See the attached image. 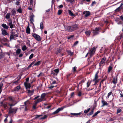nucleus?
Segmentation results:
<instances>
[{
	"label": "nucleus",
	"mask_w": 123,
	"mask_h": 123,
	"mask_svg": "<svg viewBox=\"0 0 123 123\" xmlns=\"http://www.w3.org/2000/svg\"><path fill=\"white\" fill-rule=\"evenodd\" d=\"M100 28H96L93 31V33L94 35H96L98 34Z\"/></svg>",
	"instance_id": "obj_4"
},
{
	"label": "nucleus",
	"mask_w": 123,
	"mask_h": 123,
	"mask_svg": "<svg viewBox=\"0 0 123 123\" xmlns=\"http://www.w3.org/2000/svg\"><path fill=\"white\" fill-rule=\"evenodd\" d=\"M16 104V103L14 104H9V105L10 106V108H12V106L14 105H15V104Z\"/></svg>",
	"instance_id": "obj_50"
},
{
	"label": "nucleus",
	"mask_w": 123,
	"mask_h": 123,
	"mask_svg": "<svg viewBox=\"0 0 123 123\" xmlns=\"http://www.w3.org/2000/svg\"><path fill=\"white\" fill-rule=\"evenodd\" d=\"M14 36H15L16 37H18V35L17 34H15V35H14L11 34L10 38V40H11L12 39H13Z\"/></svg>",
	"instance_id": "obj_12"
},
{
	"label": "nucleus",
	"mask_w": 123,
	"mask_h": 123,
	"mask_svg": "<svg viewBox=\"0 0 123 123\" xmlns=\"http://www.w3.org/2000/svg\"><path fill=\"white\" fill-rule=\"evenodd\" d=\"M28 93L30 94L31 95H32L34 91H30V90H28Z\"/></svg>",
	"instance_id": "obj_38"
},
{
	"label": "nucleus",
	"mask_w": 123,
	"mask_h": 123,
	"mask_svg": "<svg viewBox=\"0 0 123 123\" xmlns=\"http://www.w3.org/2000/svg\"><path fill=\"white\" fill-rule=\"evenodd\" d=\"M21 50L20 49H18L16 51V54H19L21 52Z\"/></svg>",
	"instance_id": "obj_29"
},
{
	"label": "nucleus",
	"mask_w": 123,
	"mask_h": 123,
	"mask_svg": "<svg viewBox=\"0 0 123 123\" xmlns=\"http://www.w3.org/2000/svg\"><path fill=\"white\" fill-rule=\"evenodd\" d=\"M78 95L79 96H80L81 95V92H79L78 94Z\"/></svg>",
	"instance_id": "obj_61"
},
{
	"label": "nucleus",
	"mask_w": 123,
	"mask_h": 123,
	"mask_svg": "<svg viewBox=\"0 0 123 123\" xmlns=\"http://www.w3.org/2000/svg\"><path fill=\"white\" fill-rule=\"evenodd\" d=\"M116 118H111L110 119V121H113Z\"/></svg>",
	"instance_id": "obj_56"
},
{
	"label": "nucleus",
	"mask_w": 123,
	"mask_h": 123,
	"mask_svg": "<svg viewBox=\"0 0 123 123\" xmlns=\"http://www.w3.org/2000/svg\"><path fill=\"white\" fill-rule=\"evenodd\" d=\"M90 33L91 32L89 31H86L85 32V33L86 36H89L90 35Z\"/></svg>",
	"instance_id": "obj_25"
},
{
	"label": "nucleus",
	"mask_w": 123,
	"mask_h": 123,
	"mask_svg": "<svg viewBox=\"0 0 123 123\" xmlns=\"http://www.w3.org/2000/svg\"><path fill=\"white\" fill-rule=\"evenodd\" d=\"M41 62L40 61H38L37 62L35 63L34 64V66H38L39 65L40 63Z\"/></svg>",
	"instance_id": "obj_34"
},
{
	"label": "nucleus",
	"mask_w": 123,
	"mask_h": 123,
	"mask_svg": "<svg viewBox=\"0 0 123 123\" xmlns=\"http://www.w3.org/2000/svg\"><path fill=\"white\" fill-rule=\"evenodd\" d=\"M43 100V99L41 98H40L37 99L36 101L38 103L41 102Z\"/></svg>",
	"instance_id": "obj_36"
},
{
	"label": "nucleus",
	"mask_w": 123,
	"mask_h": 123,
	"mask_svg": "<svg viewBox=\"0 0 123 123\" xmlns=\"http://www.w3.org/2000/svg\"><path fill=\"white\" fill-rule=\"evenodd\" d=\"M74 35H72L68 37V39H70L74 37Z\"/></svg>",
	"instance_id": "obj_40"
},
{
	"label": "nucleus",
	"mask_w": 123,
	"mask_h": 123,
	"mask_svg": "<svg viewBox=\"0 0 123 123\" xmlns=\"http://www.w3.org/2000/svg\"><path fill=\"white\" fill-rule=\"evenodd\" d=\"M78 42H79L78 41H76L74 43V44L73 45H74V46L76 45L78 43Z\"/></svg>",
	"instance_id": "obj_51"
},
{
	"label": "nucleus",
	"mask_w": 123,
	"mask_h": 123,
	"mask_svg": "<svg viewBox=\"0 0 123 123\" xmlns=\"http://www.w3.org/2000/svg\"><path fill=\"white\" fill-rule=\"evenodd\" d=\"M11 13L12 15H15L16 13V12L14 9H12L11 11Z\"/></svg>",
	"instance_id": "obj_21"
},
{
	"label": "nucleus",
	"mask_w": 123,
	"mask_h": 123,
	"mask_svg": "<svg viewBox=\"0 0 123 123\" xmlns=\"http://www.w3.org/2000/svg\"><path fill=\"white\" fill-rule=\"evenodd\" d=\"M98 77V73H97L95 74V77L93 80L94 82H95V83H97L98 82V80H97V79Z\"/></svg>",
	"instance_id": "obj_6"
},
{
	"label": "nucleus",
	"mask_w": 123,
	"mask_h": 123,
	"mask_svg": "<svg viewBox=\"0 0 123 123\" xmlns=\"http://www.w3.org/2000/svg\"><path fill=\"white\" fill-rule=\"evenodd\" d=\"M78 25H75L71 26L72 29L73 30V31L76 30L78 28Z\"/></svg>",
	"instance_id": "obj_8"
},
{
	"label": "nucleus",
	"mask_w": 123,
	"mask_h": 123,
	"mask_svg": "<svg viewBox=\"0 0 123 123\" xmlns=\"http://www.w3.org/2000/svg\"><path fill=\"white\" fill-rule=\"evenodd\" d=\"M33 55H34L33 54H31L30 56V57H29V59H31L33 57Z\"/></svg>",
	"instance_id": "obj_45"
},
{
	"label": "nucleus",
	"mask_w": 123,
	"mask_h": 123,
	"mask_svg": "<svg viewBox=\"0 0 123 123\" xmlns=\"http://www.w3.org/2000/svg\"><path fill=\"white\" fill-rule=\"evenodd\" d=\"M26 44L27 45L30 47V42L29 40H27L26 42Z\"/></svg>",
	"instance_id": "obj_33"
},
{
	"label": "nucleus",
	"mask_w": 123,
	"mask_h": 123,
	"mask_svg": "<svg viewBox=\"0 0 123 123\" xmlns=\"http://www.w3.org/2000/svg\"><path fill=\"white\" fill-rule=\"evenodd\" d=\"M18 109L17 108H10L9 109V113H15Z\"/></svg>",
	"instance_id": "obj_3"
},
{
	"label": "nucleus",
	"mask_w": 123,
	"mask_h": 123,
	"mask_svg": "<svg viewBox=\"0 0 123 123\" xmlns=\"http://www.w3.org/2000/svg\"><path fill=\"white\" fill-rule=\"evenodd\" d=\"M62 10H58V14L59 15H60L62 12Z\"/></svg>",
	"instance_id": "obj_39"
},
{
	"label": "nucleus",
	"mask_w": 123,
	"mask_h": 123,
	"mask_svg": "<svg viewBox=\"0 0 123 123\" xmlns=\"http://www.w3.org/2000/svg\"><path fill=\"white\" fill-rule=\"evenodd\" d=\"M95 51V47L91 49L89 51V53L90 56H92L94 53Z\"/></svg>",
	"instance_id": "obj_2"
},
{
	"label": "nucleus",
	"mask_w": 123,
	"mask_h": 123,
	"mask_svg": "<svg viewBox=\"0 0 123 123\" xmlns=\"http://www.w3.org/2000/svg\"><path fill=\"white\" fill-rule=\"evenodd\" d=\"M22 50L23 51H24L27 49L26 46L25 45H24L22 47Z\"/></svg>",
	"instance_id": "obj_31"
},
{
	"label": "nucleus",
	"mask_w": 123,
	"mask_h": 123,
	"mask_svg": "<svg viewBox=\"0 0 123 123\" xmlns=\"http://www.w3.org/2000/svg\"><path fill=\"white\" fill-rule=\"evenodd\" d=\"M54 87V86H49L48 87V88H49V89H51L52 88H53V87Z\"/></svg>",
	"instance_id": "obj_52"
},
{
	"label": "nucleus",
	"mask_w": 123,
	"mask_h": 123,
	"mask_svg": "<svg viewBox=\"0 0 123 123\" xmlns=\"http://www.w3.org/2000/svg\"><path fill=\"white\" fill-rule=\"evenodd\" d=\"M43 74L42 73H40L39 74L37 75V77H39L40 76H42L43 75Z\"/></svg>",
	"instance_id": "obj_47"
},
{
	"label": "nucleus",
	"mask_w": 123,
	"mask_h": 123,
	"mask_svg": "<svg viewBox=\"0 0 123 123\" xmlns=\"http://www.w3.org/2000/svg\"><path fill=\"white\" fill-rule=\"evenodd\" d=\"M119 17L120 18L121 20L123 21V16L122 15L120 16Z\"/></svg>",
	"instance_id": "obj_57"
},
{
	"label": "nucleus",
	"mask_w": 123,
	"mask_h": 123,
	"mask_svg": "<svg viewBox=\"0 0 123 123\" xmlns=\"http://www.w3.org/2000/svg\"><path fill=\"white\" fill-rule=\"evenodd\" d=\"M68 13L69 15H70L73 16H74L75 15L73 13V12H71V11L70 10H69L68 11Z\"/></svg>",
	"instance_id": "obj_24"
},
{
	"label": "nucleus",
	"mask_w": 123,
	"mask_h": 123,
	"mask_svg": "<svg viewBox=\"0 0 123 123\" xmlns=\"http://www.w3.org/2000/svg\"><path fill=\"white\" fill-rule=\"evenodd\" d=\"M8 25L10 26V28H12L13 27V24L12 23V22H9L8 24Z\"/></svg>",
	"instance_id": "obj_19"
},
{
	"label": "nucleus",
	"mask_w": 123,
	"mask_h": 123,
	"mask_svg": "<svg viewBox=\"0 0 123 123\" xmlns=\"http://www.w3.org/2000/svg\"><path fill=\"white\" fill-rule=\"evenodd\" d=\"M1 41L5 42H7L8 41L7 39L6 38H3L2 39H1Z\"/></svg>",
	"instance_id": "obj_32"
},
{
	"label": "nucleus",
	"mask_w": 123,
	"mask_h": 123,
	"mask_svg": "<svg viewBox=\"0 0 123 123\" xmlns=\"http://www.w3.org/2000/svg\"><path fill=\"white\" fill-rule=\"evenodd\" d=\"M17 11L20 13H22V9L21 8H19L17 10Z\"/></svg>",
	"instance_id": "obj_42"
},
{
	"label": "nucleus",
	"mask_w": 123,
	"mask_h": 123,
	"mask_svg": "<svg viewBox=\"0 0 123 123\" xmlns=\"http://www.w3.org/2000/svg\"><path fill=\"white\" fill-rule=\"evenodd\" d=\"M11 15V14L10 13H8L6 14V18L7 19H9L10 18Z\"/></svg>",
	"instance_id": "obj_22"
},
{
	"label": "nucleus",
	"mask_w": 123,
	"mask_h": 123,
	"mask_svg": "<svg viewBox=\"0 0 123 123\" xmlns=\"http://www.w3.org/2000/svg\"><path fill=\"white\" fill-rule=\"evenodd\" d=\"M15 31H12L11 32V34H12V35H14L15 34Z\"/></svg>",
	"instance_id": "obj_53"
},
{
	"label": "nucleus",
	"mask_w": 123,
	"mask_h": 123,
	"mask_svg": "<svg viewBox=\"0 0 123 123\" xmlns=\"http://www.w3.org/2000/svg\"><path fill=\"white\" fill-rule=\"evenodd\" d=\"M98 114L96 112L92 116V117H93L96 116Z\"/></svg>",
	"instance_id": "obj_60"
},
{
	"label": "nucleus",
	"mask_w": 123,
	"mask_h": 123,
	"mask_svg": "<svg viewBox=\"0 0 123 123\" xmlns=\"http://www.w3.org/2000/svg\"><path fill=\"white\" fill-rule=\"evenodd\" d=\"M2 26L4 29L7 30L9 27L6 24H3L2 25Z\"/></svg>",
	"instance_id": "obj_14"
},
{
	"label": "nucleus",
	"mask_w": 123,
	"mask_h": 123,
	"mask_svg": "<svg viewBox=\"0 0 123 123\" xmlns=\"http://www.w3.org/2000/svg\"><path fill=\"white\" fill-rule=\"evenodd\" d=\"M112 69V67L111 66H110L108 68V72L109 73L111 71V70Z\"/></svg>",
	"instance_id": "obj_43"
},
{
	"label": "nucleus",
	"mask_w": 123,
	"mask_h": 123,
	"mask_svg": "<svg viewBox=\"0 0 123 123\" xmlns=\"http://www.w3.org/2000/svg\"><path fill=\"white\" fill-rule=\"evenodd\" d=\"M73 69L74 72L76 70V67H74Z\"/></svg>",
	"instance_id": "obj_62"
},
{
	"label": "nucleus",
	"mask_w": 123,
	"mask_h": 123,
	"mask_svg": "<svg viewBox=\"0 0 123 123\" xmlns=\"http://www.w3.org/2000/svg\"><path fill=\"white\" fill-rule=\"evenodd\" d=\"M67 52L68 53V54L70 55H72L73 54V53L71 52V51L70 50H67Z\"/></svg>",
	"instance_id": "obj_35"
},
{
	"label": "nucleus",
	"mask_w": 123,
	"mask_h": 123,
	"mask_svg": "<svg viewBox=\"0 0 123 123\" xmlns=\"http://www.w3.org/2000/svg\"><path fill=\"white\" fill-rule=\"evenodd\" d=\"M40 28L41 30L43 29V25L42 22H41L40 23Z\"/></svg>",
	"instance_id": "obj_27"
},
{
	"label": "nucleus",
	"mask_w": 123,
	"mask_h": 123,
	"mask_svg": "<svg viewBox=\"0 0 123 123\" xmlns=\"http://www.w3.org/2000/svg\"><path fill=\"white\" fill-rule=\"evenodd\" d=\"M90 108H89V109H87L86 110H85L84 111V113H88L89 111L90 110Z\"/></svg>",
	"instance_id": "obj_37"
},
{
	"label": "nucleus",
	"mask_w": 123,
	"mask_h": 123,
	"mask_svg": "<svg viewBox=\"0 0 123 123\" xmlns=\"http://www.w3.org/2000/svg\"><path fill=\"white\" fill-rule=\"evenodd\" d=\"M41 115H36V117L35 118H37L39 117H40L41 116Z\"/></svg>",
	"instance_id": "obj_59"
},
{
	"label": "nucleus",
	"mask_w": 123,
	"mask_h": 123,
	"mask_svg": "<svg viewBox=\"0 0 123 123\" xmlns=\"http://www.w3.org/2000/svg\"><path fill=\"white\" fill-rule=\"evenodd\" d=\"M117 77H114L113 78V82L114 84L117 83Z\"/></svg>",
	"instance_id": "obj_23"
},
{
	"label": "nucleus",
	"mask_w": 123,
	"mask_h": 123,
	"mask_svg": "<svg viewBox=\"0 0 123 123\" xmlns=\"http://www.w3.org/2000/svg\"><path fill=\"white\" fill-rule=\"evenodd\" d=\"M75 0H66L68 2H70L71 3L74 2Z\"/></svg>",
	"instance_id": "obj_41"
},
{
	"label": "nucleus",
	"mask_w": 123,
	"mask_h": 123,
	"mask_svg": "<svg viewBox=\"0 0 123 123\" xmlns=\"http://www.w3.org/2000/svg\"><path fill=\"white\" fill-rule=\"evenodd\" d=\"M112 93L111 92H110L109 93H108V98L109 97V96Z\"/></svg>",
	"instance_id": "obj_58"
},
{
	"label": "nucleus",
	"mask_w": 123,
	"mask_h": 123,
	"mask_svg": "<svg viewBox=\"0 0 123 123\" xmlns=\"http://www.w3.org/2000/svg\"><path fill=\"white\" fill-rule=\"evenodd\" d=\"M24 84L26 89L27 88H30L31 85L30 83L25 82L24 83Z\"/></svg>",
	"instance_id": "obj_11"
},
{
	"label": "nucleus",
	"mask_w": 123,
	"mask_h": 123,
	"mask_svg": "<svg viewBox=\"0 0 123 123\" xmlns=\"http://www.w3.org/2000/svg\"><path fill=\"white\" fill-rule=\"evenodd\" d=\"M9 98L10 100L12 101L13 102L14 101V100L11 97H9Z\"/></svg>",
	"instance_id": "obj_44"
},
{
	"label": "nucleus",
	"mask_w": 123,
	"mask_h": 123,
	"mask_svg": "<svg viewBox=\"0 0 123 123\" xmlns=\"http://www.w3.org/2000/svg\"><path fill=\"white\" fill-rule=\"evenodd\" d=\"M40 97V96H37L36 97H35L34 98V99L35 100V99H37V98H39Z\"/></svg>",
	"instance_id": "obj_63"
},
{
	"label": "nucleus",
	"mask_w": 123,
	"mask_h": 123,
	"mask_svg": "<svg viewBox=\"0 0 123 123\" xmlns=\"http://www.w3.org/2000/svg\"><path fill=\"white\" fill-rule=\"evenodd\" d=\"M65 28L66 30L68 31L69 32L73 31V30L72 29L71 26H68L66 27H65Z\"/></svg>",
	"instance_id": "obj_7"
},
{
	"label": "nucleus",
	"mask_w": 123,
	"mask_h": 123,
	"mask_svg": "<svg viewBox=\"0 0 123 123\" xmlns=\"http://www.w3.org/2000/svg\"><path fill=\"white\" fill-rule=\"evenodd\" d=\"M105 60L106 58L105 57H104V58H102L100 63V65L103 64L105 61Z\"/></svg>",
	"instance_id": "obj_15"
},
{
	"label": "nucleus",
	"mask_w": 123,
	"mask_h": 123,
	"mask_svg": "<svg viewBox=\"0 0 123 123\" xmlns=\"http://www.w3.org/2000/svg\"><path fill=\"white\" fill-rule=\"evenodd\" d=\"M30 29L29 26L27 27L26 32L28 34H30Z\"/></svg>",
	"instance_id": "obj_18"
},
{
	"label": "nucleus",
	"mask_w": 123,
	"mask_h": 123,
	"mask_svg": "<svg viewBox=\"0 0 123 123\" xmlns=\"http://www.w3.org/2000/svg\"><path fill=\"white\" fill-rule=\"evenodd\" d=\"M32 36L37 41H40L41 40V38L39 35L35 33H33L32 34Z\"/></svg>",
	"instance_id": "obj_1"
},
{
	"label": "nucleus",
	"mask_w": 123,
	"mask_h": 123,
	"mask_svg": "<svg viewBox=\"0 0 123 123\" xmlns=\"http://www.w3.org/2000/svg\"><path fill=\"white\" fill-rule=\"evenodd\" d=\"M2 31V33L4 36H5L8 34L7 32L6 31V30L2 29H1Z\"/></svg>",
	"instance_id": "obj_9"
},
{
	"label": "nucleus",
	"mask_w": 123,
	"mask_h": 123,
	"mask_svg": "<svg viewBox=\"0 0 123 123\" xmlns=\"http://www.w3.org/2000/svg\"><path fill=\"white\" fill-rule=\"evenodd\" d=\"M54 71L56 73V75L59 72V69L58 68L54 70Z\"/></svg>",
	"instance_id": "obj_30"
},
{
	"label": "nucleus",
	"mask_w": 123,
	"mask_h": 123,
	"mask_svg": "<svg viewBox=\"0 0 123 123\" xmlns=\"http://www.w3.org/2000/svg\"><path fill=\"white\" fill-rule=\"evenodd\" d=\"M102 102L103 104V105L102 106H104L105 105H108V103H107L104 100H102Z\"/></svg>",
	"instance_id": "obj_16"
},
{
	"label": "nucleus",
	"mask_w": 123,
	"mask_h": 123,
	"mask_svg": "<svg viewBox=\"0 0 123 123\" xmlns=\"http://www.w3.org/2000/svg\"><path fill=\"white\" fill-rule=\"evenodd\" d=\"M121 111V110L120 109H117V113L118 114V113L120 112Z\"/></svg>",
	"instance_id": "obj_46"
},
{
	"label": "nucleus",
	"mask_w": 123,
	"mask_h": 123,
	"mask_svg": "<svg viewBox=\"0 0 123 123\" xmlns=\"http://www.w3.org/2000/svg\"><path fill=\"white\" fill-rule=\"evenodd\" d=\"M33 0H30V4L31 5H32Z\"/></svg>",
	"instance_id": "obj_54"
},
{
	"label": "nucleus",
	"mask_w": 123,
	"mask_h": 123,
	"mask_svg": "<svg viewBox=\"0 0 123 123\" xmlns=\"http://www.w3.org/2000/svg\"><path fill=\"white\" fill-rule=\"evenodd\" d=\"M34 16L33 14L31 15L30 17V19L31 23H32L34 21Z\"/></svg>",
	"instance_id": "obj_13"
},
{
	"label": "nucleus",
	"mask_w": 123,
	"mask_h": 123,
	"mask_svg": "<svg viewBox=\"0 0 123 123\" xmlns=\"http://www.w3.org/2000/svg\"><path fill=\"white\" fill-rule=\"evenodd\" d=\"M47 115H45L43 117L41 118V119H45L47 117Z\"/></svg>",
	"instance_id": "obj_48"
},
{
	"label": "nucleus",
	"mask_w": 123,
	"mask_h": 123,
	"mask_svg": "<svg viewBox=\"0 0 123 123\" xmlns=\"http://www.w3.org/2000/svg\"><path fill=\"white\" fill-rule=\"evenodd\" d=\"M20 88V86H18L16 87L14 89V91H18Z\"/></svg>",
	"instance_id": "obj_20"
},
{
	"label": "nucleus",
	"mask_w": 123,
	"mask_h": 123,
	"mask_svg": "<svg viewBox=\"0 0 123 123\" xmlns=\"http://www.w3.org/2000/svg\"><path fill=\"white\" fill-rule=\"evenodd\" d=\"M63 109V108L61 107V108H58L55 111L53 112L52 114H55L58 113L60 111L62 110Z\"/></svg>",
	"instance_id": "obj_5"
},
{
	"label": "nucleus",
	"mask_w": 123,
	"mask_h": 123,
	"mask_svg": "<svg viewBox=\"0 0 123 123\" xmlns=\"http://www.w3.org/2000/svg\"><path fill=\"white\" fill-rule=\"evenodd\" d=\"M46 94L45 93H44L42 94L41 96V98L43 99Z\"/></svg>",
	"instance_id": "obj_26"
},
{
	"label": "nucleus",
	"mask_w": 123,
	"mask_h": 123,
	"mask_svg": "<svg viewBox=\"0 0 123 123\" xmlns=\"http://www.w3.org/2000/svg\"><path fill=\"white\" fill-rule=\"evenodd\" d=\"M83 14H85V17H86L90 15V12L89 11H86V12H84L83 13Z\"/></svg>",
	"instance_id": "obj_10"
},
{
	"label": "nucleus",
	"mask_w": 123,
	"mask_h": 123,
	"mask_svg": "<svg viewBox=\"0 0 123 123\" xmlns=\"http://www.w3.org/2000/svg\"><path fill=\"white\" fill-rule=\"evenodd\" d=\"M90 83L89 82H88L87 83V87H88L89 86V85H90Z\"/></svg>",
	"instance_id": "obj_55"
},
{
	"label": "nucleus",
	"mask_w": 123,
	"mask_h": 123,
	"mask_svg": "<svg viewBox=\"0 0 123 123\" xmlns=\"http://www.w3.org/2000/svg\"><path fill=\"white\" fill-rule=\"evenodd\" d=\"M93 109L91 111V112H90L89 113V115H92L93 113Z\"/></svg>",
	"instance_id": "obj_49"
},
{
	"label": "nucleus",
	"mask_w": 123,
	"mask_h": 123,
	"mask_svg": "<svg viewBox=\"0 0 123 123\" xmlns=\"http://www.w3.org/2000/svg\"><path fill=\"white\" fill-rule=\"evenodd\" d=\"M122 9V8H120V7H119L115 10V12H119L120 9Z\"/></svg>",
	"instance_id": "obj_28"
},
{
	"label": "nucleus",
	"mask_w": 123,
	"mask_h": 123,
	"mask_svg": "<svg viewBox=\"0 0 123 123\" xmlns=\"http://www.w3.org/2000/svg\"><path fill=\"white\" fill-rule=\"evenodd\" d=\"M59 7L60 8H62L63 7V6L62 5H61L59 6Z\"/></svg>",
	"instance_id": "obj_64"
},
{
	"label": "nucleus",
	"mask_w": 123,
	"mask_h": 123,
	"mask_svg": "<svg viewBox=\"0 0 123 123\" xmlns=\"http://www.w3.org/2000/svg\"><path fill=\"white\" fill-rule=\"evenodd\" d=\"M82 114V112H80L78 113H71V114L72 115H73L74 116H77L80 115Z\"/></svg>",
	"instance_id": "obj_17"
}]
</instances>
